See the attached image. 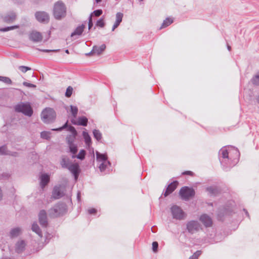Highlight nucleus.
Returning a JSON list of instances; mask_svg holds the SVG:
<instances>
[{
    "label": "nucleus",
    "mask_w": 259,
    "mask_h": 259,
    "mask_svg": "<svg viewBox=\"0 0 259 259\" xmlns=\"http://www.w3.org/2000/svg\"><path fill=\"white\" fill-rule=\"evenodd\" d=\"M220 161L226 171L234 166L238 162V159L235 158L233 159L229 156V152L226 147L222 148L219 151Z\"/></svg>",
    "instance_id": "obj_1"
},
{
    "label": "nucleus",
    "mask_w": 259,
    "mask_h": 259,
    "mask_svg": "<svg viewBox=\"0 0 259 259\" xmlns=\"http://www.w3.org/2000/svg\"><path fill=\"white\" fill-rule=\"evenodd\" d=\"M53 15L57 20H61L66 15V8L62 2L58 1L54 6Z\"/></svg>",
    "instance_id": "obj_2"
},
{
    "label": "nucleus",
    "mask_w": 259,
    "mask_h": 259,
    "mask_svg": "<svg viewBox=\"0 0 259 259\" xmlns=\"http://www.w3.org/2000/svg\"><path fill=\"white\" fill-rule=\"evenodd\" d=\"M67 211V206L64 203H58L48 211L51 218H56L63 215Z\"/></svg>",
    "instance_id": "obj_3"
},
{
    "label": "nucleus",
    "mask_w": 259,
    "mask_h": 259,
    "mask_svg": "<svg viewBox=\"0 0 259 259\" xmlns=\"http://www.w3.org/2000/svg\"><path fill=\"white\" fill-rule=\"evenodd\" d=\"M14 109L16 112H21L25 115L30 117L33 114V110L28 103L21 102L17 104Z\"/></svg>",
    "instance_id": "obj_4"
},
{
    "label": "nucleus",
    "mask_w": 259,
    "mask_h": 259,
    "mask_svg": "<svg viewBox=\"0 0 259 259\" xmlns=\"http://www.w3.org/2000/svg\"><path fill=\"white\" fill-rule=\"evenodd\" d=\"M41 116L43 122L49 123L54 120L56 117V113L52 108H46L42 111Z\"/></svg>",
    "instance_id": "obj_5"
},
{
    "label": "nucleus",
    "mask_w": 259,
    "mask_h": 259,
    "mask_svg": "<svg viewBox=\"0 0 259 259\" xmlns=\"http://www.w3.org/2000/svg\"><path fill=\"white\" fill-rule=\"evenodd\" d=\"M171 213L174 219L182 220L185 219V213L183 210L177 205H173L170 208Z\"/></svg>",
    "instance_id": "obj_6"
},
{
    "label": "nucleus",
    "mask_w": 259,
    "mask_h": 259,
    "mask_svg": "<svg viewBox=\"0 0 259 259\" xmlns=\"http://www.w3.org/2000/svg\"><path fill=\"white\" fill-rule=\"evenodd\" d=\"M180 195L184 200H188L195 195V191L188 187H182L180 191Z\"/></svg>",
    "instance_id": "obj_7"
},
{
    "label": "nucleus",
    "mask_w": 259,
    "mask_h": 259,
    "mask_svg": "<svg viewBox=\"0 0 259 259\" xmlns=\"http://www.w3.org/2000/svg\"><path fill=\"white\" fill-rule=\"evenodd\" d=\"M187 230L190 234L197 232L200 228V224L197 221H191L187 223Z\"/></svg>",
    "instance_id": "obj_8"
},
{
    "label": "nucleus",
    "mask_w": 259,
    "mask_h": 259,
    "mask_svg": "<svg viewBox=\"0 0 259 259\" xmlns=\"http://www.w3.org/2000/svg\"><path fill=\"white\" fill-rule=\"evenodd\" d=\"M38 217L40 225L42 227L46 228L48 225V222L46 210L44 209L40 210Z\"/></svg>",
    "instance_id": "obj_9"
},
{
    "label": "nucleus",
    "mask_w": 259,
    "mask_h": 259,
    "mask_svg": "<svg viewBox=\"0 0 259 259\" xmlns=\"http://www.w3.org/2000/svg\"><path fill=\"white\" fill-rule=\"evenodd\" d=\"M35 16L38 21L41 23H48L49 21V15L45 12H37Z\"/></svg>",
    "instance_id": "obj_10"
},
{
    "label": "nucleus",
    "mask_w": 259,
    "mask_h": 259,
    "mask_svg": "<svg viewBox=\"0 0 259 259\" xmlns=\"http://www.w3.org/2000/svg\"><path fill=\"white\" fill-rule=\"evenodd\" d=\"M17 18L16 13L13 11H10L2 16L3 21L7 23H13Z\"/></svg>",
    "instance_id": "obj_11"
},
{
    "label": "nucleus",
    "mask_w": 259,
    "mask_h": 259,
    "mask_svg": "<svg viewBox=\"0 0 259 259\" xmlns=\"http://www.w3.org/2000/svg\"><path fill=\"white\" fill-rule=\"evenodd\" d=\"M29 39L34 42H39L42 39V36L41 33L34 30L29 33Z\"/></svg>",
    "instance_id": "obj_12"
},
{
    "label": "nucleus",
    "mask_w": 259,
    "mask_h": 259,
    "mask_svg": "<svg viewBox=\"0 0 259 259\" xmlns=\"http://www.w3.org/2000/svg\"><path fill=\"white\" fill-rule=\"evenodd\" d=\"M74 176L75 180H77L80 173L79 164L77 163H72L67 168Z\"/></svg>",
    "instance_id": "obj_13"
},
{
    "label": "nucleus",
    "mask_w": 259,
    "mask_h": 259,
    "mask_svg": "<svg viewBox=\"0 0 259 259\" xmlns=\"http://www.w3.org/2000/svg\"><path fill=\"white\" fill-rule=\"evenodd\" d=\"M200 220L206 227H210L212 223L211 218L206 214H202L200 218Z\"/></svg>",
    "instance_id": "obj_14"
},
{
    "label": "nucleus",
    "mask_w": 259,
    "mask_h": 259,
    "mask_svg": "<svg viewBox=\"0 0 259 259\" xmlns=\"http://www.w3.org/2000/svg\"><path fill=\"white\" fill-rule=\"evenodd\" d=\"M178 184V182L177 181H174L169 184L165 190V192L164 193V195L165 197H166L169 194L171 193L175 190L176 189L177 185Z\"/></svg>",
    "instance_id": "obj_15"
},
{
    "label": "nucleus",
    "mask_w": 259,
    "mask_h": 259,
    "mask_svg": "<svg viewBox=\"0 0 259 259\" xmlns=\"http://www.w3.org/2000/svg\"><path fill=\"white\" fill-rule=\"evenodd\" d=\"M25 246L26 243L24 240H18L15 244L16 252L18 253H21L24 250Z\"/></svg>",
    "instance_id": "obj_16"
},
{
    "label": "nucleus",
    "mask_w": 259,
    "mask_h": 259,
    "mask_svg": "<svg viewBox=\"0 0 259 259\" xmlns=\"http://www.w3.org/2000/svg\"><path fill=\"white\" fill-rule=\"evenodd\" d=\"M106 49V46L104 44L102 45L100 47L94 46L93 48L92 51L89 54H87V55H90L91 54H96L97 55H100Z\"/></svg>",
    "instance_id": "obj_17"
},
{
    "label": "nucleus",
    "mask_w": 259,
    "mask_h": 259,
    "mask_svg": "<svg viewBox=\"0 0 259 259\" xmlns=\"http://www.w3.org/2000/svg\"><path fill=\"white\" fill-rule=\"evenodd\" d=\"M64 193L62 192L60 187L55 186L52 192V197L54 199H59L63 196Z\"/></svg>",
    "instance_id": "obj_18"
},
{
    "label": "nucleus",
    "mask_w": 259,
    "mask_h": 259,
    "mask_svg": "<svg viewBox=\"0 0 259 259\" xmlns=\"http://www.w3.org/2000/svg\"><path fill=\"white\" fill-rule=\"evenodd\" d=\"M71 122L73 124L85 126L87 125L88 119L85 116H81L78 117L77 121L73 119L71 120Z\"/></svg>",
    "instance_id": "obj_19"
},
{
    "label": "nucleus",
    "mask_w": 259,
    "mask_h": 259,
    "mask_svg": "<svg viewBox=\"0 0 259 259\" xmlns=\"http://www.w3.org/2000/svg\"><path fill=\"white\" fill-rule=\"evenodd\" d=\"M72 163L70 160L66 156H62L61 157L60 164L62 168L67 169L69 165H70Z\"/></svg>",
    "instance_id": "obj_20"
},
{
    "label": "nucleus",
    "mask_w": 259,
    "mask_h": 259,
    "mask_svg": "<svg viewBox=\"0 0 259 259\" xmlns=\"http://www.w3.org/2000/svg\"><path fill=\"white\" fill-rule=\"evenodd\" d=\"M206 191L210 195L215 196L220 193V189L217 186H210L206 188Z\"/></svg>",
    "instance_id": "obj_21"
},
{
    "label": "nucleus",
    "mask_w": 259,
    "mask_h": 259,
    "mask_svg": "<svg viewBox=\"0 0 259 259\" xmlns=\"http://www.w3.org/2000/svg\"><path fill=\"white\" fill-rule=\"evenodd\" d=\"M85 28V25L82 24H81V25L78 26L75 29V30L74 31V32H73L71 34V37H73L75 35H80L84 29Z\"/></svg>",
    "instance_id": "obj_22"
},
{
    "label": "nucleus",
    "mask_w": 259,
    "mask_h": 259,
    "mask_svg": "<svg viewBox=\"0 0 259 259\" xmlns=\"http://www.w3.org/2000/svg\"><path fill=\"white\" fill-rule=\"evenodd\" d=\"M50 181V177L47 174H43L40 177V186L42 188L45 187Z\"/></svg>",
    "instance_id": "obj_23"
},
{
    "label": "nucleus",
    "mask_w": 259,
    "mask_h": 259,
    "mask_svg": "<svg viewBox=\"0 0 259 259\" xmlns=\"http://www.w3.org/2000/svg\"><path fill=\"white\" fill-rule=\"evenodd\" d=\"M21 232V230L19 227L13 228L10 232V236L11 238H16L20 234Z\"/></svg>",
    "instance_id": "obj_24"
},
{
    "label": "nucleus",
    "mask_w": 259,
    "mask_h": 259,
    "mask_svg": "<svg viewBox=\"0 0 259 259\" xmlns=\"http://www.w3.org/2000/svg\"><path fill=\"white\" fill-rule=\"evenodd\" d=\"M68 143L69 147L70 152L72 153L74 155L77 152V146L73 143V141L72 140L68 139Z\"/></svg>",
    "instance_id": "obj_25"
},
{
    "label": "nucleus",
    "mask_w": 259,
    "mask_h": 259,
    "mask_svg": "<svg viewBox=\"0 0 259 259\" xmlns=\"http://www.w3.org/2000/svg\"><path fill=\"white\" fill-rule=\"evenodd\" d=\"M96 159L99 162H104L107 161V156L105 154H101L98 151H96Z\"/></svg>",
    "instance_id": "obj_26"
},
{
    "label": "nucleus",
    "mask_w": 259,
    "mask_h": 259,
    "mask_svg": "<svg viewBox=\"0 0 259 259\" xmlns=\"http://www.w3.org/2000/svg\"><path fill=\"white\" fill-rule=\"evenodd\" d=\"M32 230L36 233L40 237H42L41 231L36 223H34L32 225Z\"/></svg>",
    "instance_id": "obj_27"
},
{
    "label": "nucleus",
    "mask_w": 259,
    "mask_h": 259,
    "mask_svg": "<svg viewBox=\"0 0 259 259\" xmlns=\"http://www.w3.org/2000/svg\"><path fill=\"white\" fill-rule=\"evenodd\" d=\"M85 151L84 150H81L80 151L79 153L77 155H72V158H74L76 157L79 159L83 160L85 157Z\"/></svg>",
    "instance_id": "obj_28"
},
{
    "label": "nucleus",
    "mask_w": 259,
    "mask_h": 259,
    "mask_svg": "<svg viewBox=\"0 0 259 259\" xmlns=\"http://www.w3.org/2000/svg\"><path fill=\"white\" fill-rule=\"evenodd\" d=\"M173 22V19L170 18H167L165 20H164L161 25L160 29L165 28L170 24H171Z\"/></svg>",
    "instance_id": "obj_29"
},
{
    "label": "nucleus",
    "mask_w": 259,
    "mask_h": 259,
    "mask_svg": "<svg viewBox=\"0 0 259 259\" xmlns=\"http://www.w3.org/2000/svg\"><path fill=\"white\" fill-rule=\"evenodd\" d=\"M111 164L110 161H107L102 162L99 165V168L101 172L104 171L106 168H107L108 165H110Z\"/></svg>",
    "instance_id": "obj_30"
},
{
    "label": "nucleus",
    "mask_w": 259,
    "mask_h": 259,
    "mask_svg": "<svg viewBox=\"0 0 259 259\" xmlns=\"http://www.w3.org/2000/svg\"><path fill=\"white\" fill-rule=\"evenodd\" d=\"M93 135L94 137L98 141H99L101 140L102 137V134L101 132L98 130H94L93 131Z\"/></svg>",
    "instance_id": "obj_31"
},
{
    "label": "nucleus",
    "mask_w": 259,
    "mask_h": 259,
    "mask_svg": "<svg viewBox=\"0 0 259 259\" xmlns=\"http://www.w3.org/2000/svg\"><path fill=\"white\" fill-rule=\"evenodd\" d=\"M82 135L83 138L84 139V141L87 145H90L91 143V138L89 135V134L85 132H83L82 133Z\"/></svg>",
    "instance_id": "obj_32"
},
{
    "label": "nucleus",
    "mask_w": 259,
    "mask_h": 259,
    "mask_svg": "<svg viewBox=\"0 0 259 259\" xmlns=\"http://www.w3.org/2000/svg\"><path fill=\"white\" fill-rule=\"evenodd\" d=\"M123 17V14L120 12L117 13L116 14V21L114 23L115 24H116L117 25H119L120 23L122 21Z\"/></svg>",
    "instance_id": "obj_33"
},
{
    "label": "nucleus",
    "mask_w": 259,
    "mask_h": 259,
    "mask_svg": "<svg viewBox=\"0 0 259 259\" xmlns=\"http://www.w3.org/2000/svg\"><path fill=\"white\" fill-rule=\"evenodd\" d=\"M18 28H19L18 25H14V26H9V27H6L5 28H0V31H2V32H6V31L13 30L15 29H17Z\"/></svg>",
    "instance_id": "obj_34"
},
{
    "label": "nucleus",
    "mask_w": 259,
    "mask_h": 259,
    "mask_svg": "<svg viewBox=\"0 0 259 259\" xmlns=\"http://www.w3.org/2000/svg\"><path fill=\"white\" fill-rule=\"evenodd\" d=\"M0 81L8 84H10L12 83L11 79L9 77L6 76H0Z\"/></svg>",
    "instance_id": "obj_35"
},
{
    "label": "nucleus",
    "mask_w": 259,
    "mask_h": 259,
    "mask_svg": "<svg viewBox=\"0 0 259 259\" xmlns=\"http://www.w3.org/2000/svg\"><path fill=\"white\" fill-rule=\"evenodd\" d=\"M251 82L255 85H259V72L251 79Z\"/></svg>",
    "instance_id": "obj_36"
},
{
    "label": "nucleus",
    "mask_w": 259,
    "mask_h": 259,
    "mask_svg": "<svg viewBox=\"0 0 259 259\" xmlns=\"http://www.w3.org/2000/svg\"><path fill=\"white\" fill-rule=\"evenodd\" d=\"M71 112L74 118H75L78 113V108L76 106H70Z\"/></svg>",
    "instance_id": "obj_37"
},
{
    "label": "nucleus",
    "mask_w": 259,
    "mask_h": 259,
    "mask_svg": "<svg viewBox=\"0 0 259 259\" xmlns=\"http://www.w3.org/2000/svg\"><path fill=\"white\" fill-rule=\"evenodd\" d=\"M50 133L49 132L44 131L40 133V137L41 138L46 140L50 139Z\"/></svg>",
    "instance_id": "obj_38"
},
{
    "label": "nucleus",
    "mask_w": 259,
    "mask_h": 259,
    "mask_svg": "<svg viewBox=\"0 0 259 259\" xmlns=\"http://www.w3.org/2000/svg\"><path fill=\"white\" fill-rule=\"evenodd\" d=\"M73 91V88L71 86H69L67 89L65 93V96L67 98H69L71 97Z\"/></svg>",
    "instance_id": "obj_39"
},
{
    "label": "nucleus",
    "mask_w": 259,
    "mask_h": 259,
    "mask_svg": "<svg viewBox=\"0 0 259 259\" xmlns=\"http://www.w3.org/2000/svg\"><path fill=\"white\" fill-rule=\"evenodd\" d=\"M8 152V150H7V148L6 146L4 145L0 147V154L7 155Z\"/></svg>",
    "instance_id": "obj_40"
},
{
    "label": "nucleus",
    "mask_w": 259,
    "mask_h": 259,
    "mask_svg": "<svg viewBox=\"0 0 259 259\" xmlns=\"http://www.w3.org/2000/svg\"><path fill=\"white\" fill-rule=\"evenodd\" d=\"M201 254V251H196L192 256L189 257V259H197Z\"/></svg>",
    "instance_id": "obj_41"
},
{
    "label": "nucleus",
    "mask_w": 259,
    "mask_h": 259,
    "mask_svg": "<svg viewBox=\"0 0 259 259\" xmlns=\"http://www.w3.org/2000/svg\"><path fill=\"white\" fill-rule=\"evenodd\" d=\"M68 131L72 133L73 138L77 135V132L73 126L69 125L68 126Z\"/></svg>",
    "instance_id": "obj_42"
},
{
    "label": "nucleus",
    "mask_w": 259,
    "mask_h": 259,
    "mask_svg": "<svg viewBox=\"0 0 259 259\" xmlns=\"http://www.w3.org/2000/svg\"><path fill=\"white\" fill-rule=\"evenodd\" d=\"M19 69L22 72L25 73L28 70H30L31 68L29 67L25 66H20L18 67Z\"/></svg>",
    "instance_id": "obj_43"
},
{
    "label": "nucleus",
    "mask_w": 259,
    "mask_h": 259,
    "mask_svg": "<svg viewBox=\"0 0 259 259\" xmlns=\"http://www.w3.org/2000/svg\"><path fill=\"white\" fill-rule=\"evenodd\" d=\"M68 126H69L68 125V122L67 121L62 127L57 128H53L52 130L55 131H61L63 129H65L67 127L68 128Z\"/></svg>",
    "instance_id": "obj_44"
},
{
    "label": "nucleus",
    "mask_w": 259,
    "mask_h": 259,
    "mask_svg": "<svg viewBox=\"0 0 259 259\" xmlns=\"http://www.w3.org/2000/svg\"><path fill=\"white\" fill-rule=\"evenodd\" d=\"M96 25L97 26L103 27L105 25V23L104 22L103 19L101 18L99 20H98L96 23Z\"/></svg>",
    "instance_id": "obj_45"
},
{
    "label": "nucleus",
    "mask_w": 259,
    "mask_h": 259,
    "mask_svg": "<svg viewBox=\"0 0 259 259\" xmlns=\"http://www.w3.org/2000/svg\"><path fill=\"white\" fill-rule=\"evenodd\" d=\"M102 13H103L102 10L101 9H99V10L94 11L92 14V15H94L96 17H99L102 15Z\"/></svg>",
    "instance_id": "obj_46"
},
{
    "label": "nucleus",
    "mask_w": 259,
    "mask_h": 259,
    "mask_svg": "<svg viewBox=\"0 0 259 259\" xmlns=\"http://www.w3.org/2000/svg\"><path fill=\"white\" fill-rule=\"evenodd\" d=\"M93 25V21H92V14H91L89 18V24L88 27L89 30H90Z\"/></svg>",
    "instance_id": "obj_47"
},
{
    "label": "nucleus",
    "mask_w": 259,
    "mask_h": 259,
    "mask_svg": "<svg viewBox=\"0 0 259 259\" xmlns=\"http://www.w3.org/2000/svg\"><path fill=\"white\" fill-rule=\"evenodd\" d=\"M158 247V243L154 241L152 243V250L154 252H156Z\"/></svg>",
    "instance_id": "obj_48"
},
{
    "label": "nucleus",
    "mask_w": 259,
    "mask_h": 259,
    "mask_svg": "<svg viewBox=\"0 0 259 259\" xmlns=\"http://www.w3.org/2000/svg\"><path fill=\"white\" fill-rule=\"evenodd\" d=\"M23 84L24 86L28 87V88H35L36 87V86L35 84H32V83H29V82H25V81L23 82Z\"/></svg>",
    "instance_id": "obj_49"
},
{
    "label": "nucleus",
    "mask_w": 259,
    "mask_h": 259,
    "mask_svg": "<svg viewBox=\"0 0 259 259\" xmlns=\"http://www.w3.org/2000/svg\"><path fill=\"white\" fill-rule=\"evenodd\" d=\"M7 155H10L13 157H17L18 156L19 154L17 152H12L10 151H8Z\"/></svg>",
    "instance_id": "obj_50"
},
{
    "label": "nucleus",
    "mask_w": 259,
    "mask_h": 259,
    "mask_svg": "<svg viewBox=\"0 0 259 259\" xmlns=\"http://www.w3.org/2000/svg\"><path fill=\"white\" fill-rule=\"evenodd\" d=\"M88 211L90 214H94L96 212L97 210L95 208H91L89 209Z\"/></svg>",
    "instance_id": "obj_51"
},
{
    "label": "nucleus",
    "mask_w": 259,
    "mask_h": 259,
    "mask_svg": "<svg viewBox=\"0 0 259 259\" xmlns=\"http://www.w3.org/2000/svg\"><path fill=\"white\" fill-rule=\"evenodd\" d=\"M183 175H188L190 176H192L193 173L191 171H185L183 173Z\"/></svg>",
    "instance_id": "obj_52"
},
{
    "label": "nucleus",
    "mask_w": 259,
    "mask_h": 259,
    "mask_svg": "<svg viewBox=\"0 0 259 259\" xmlns=\"http://www.w3.org/2000/svg\"><path fill=\"white\" fill-rule=\"evenodd\" d=\"M80 197H81V194H80V192H78L77 193V199L78 200V201H80Z\"/></svg>",
    "instance_id": "obj_53"
},
{
    "label": "nucleus",
    "mask_w": 259,
    "mask_h": 259,
    "mask_svg": "<svg viewBox=\"0 0 259 259\" xmlns=\"http://www.w3.org/2000/svg\"><path fill=\"white\" fill-rule=\"evenodd\" d=\"M58 50H43L44 52H52V51H53V52H56V51H58Z\"/></svg>",
    "instance_id": "obj_54"
},
{
    "label": "nucleus",
    "mask_w": 259,
    "mask_h": 259,
    "mask_svg": "<svg viewBox=\"0 0 259 259\" xmlns=\"http://www.w3.org/2000/svg\"><path fill=\"white\" fill-rule=\"evenodd\" d=\"M118 26V25H116V24L114 23L113 26L112 31H114L115 30V29Z\"/></svg>",
    "instance_id": "obj_55"
},
{
    "label": "nucleus",
    "mask_w": 259,
    "mask_h": 259,
    "mask_svg": "<svg viewBox=\"0 0 259 259\" xmlns=\"http://www.w3.org/2000/svg\"><path fill=\"white\" fill-rule=\"evenodd\" d=\"M243 210L244 211V212H245V214L246 215L249 217V213L248 212V211L245 209H244Z\"/></svg>",
    "instance_id": "obj_56"
},
{
    "label": "nucleus",
    "mask_w": 259,
    "mask_h": 259,
    "mask_svg": "<svg viewBox=\"0 0 259 259\" xmlns=\"http://www.w3.org/2000/svg\"><path fill=\"white\" fill-rule=\"evenodd\" d=\"M236 154L237 156L239 155V152L237 149H235Z\"/></svg>",
    "instance_id": "obj_57"
},
{
    "label": "nucleus",
    "mask_w": 259,
    "mask_h": 259,
    "mask_svg": "<svg viewBox=\"0 0 259 259\" xmlns=\"http://www.w3.org/2000/svg\"><path fill=\"white\" fill-rule=\"evenodd\" d=\"M227 48L229 51H231V46H230L229 45H228Z\"/></svg>",
    "instance_id": "obj_58"
},
{
    "label": "nucleus",
    "mask_w": 259,
    "mask_h": 259,
    "mask_svg": "<svg viewBox=\"0 0 259 259\" xmlns=\"http://www.w3.org/2000/svg\"><path fill=\"white\" fill-rule=\"evenodd\" d=\"M256 100L257 103L259 104V95L256 97Z\"/></svg>",
    "instance_id": "obj_59"
},
{
    "label": "nucleus",
    "mask_w": 259,
    "mask_h": 259,
    "mask_svg": "<svg viewBox=\"0 0 259 259\" xmlns=\"http://www.w3.org/2000/svg\"><path fill=\"white\" fill-rule=\"evenodd\" d=\"M102 0H96L97 3H99L101 2Z\"/></svg>",
    "instance_id": "obj_60"
},
{
    "label": "nucleus",
    "mask_w": 259,
    "mask_h": 259,
    "mask_svg": "<svg viewBox=\"0 0 259 259\" xmlns=\"http://www.w3.org/2000/svg\"><path fill=\"white\" fill-rule=\"evenodd\" d=\"M65 52H66L67 54H69V50H65Z\"/></svg>",
    "instance_id": "obj_61"
},
{
    "label": "nucleus",
    "mask_w": 259,
    "mask_h": 259,
    "mask_svg": "<svg viewBox=\"0 0 259 259\" xmlns=\"http://www.w3.org/2000/svg\"><path fill=\"white\" fill-rule=\"evenodd\" d=\"M143 0H140V1H142Z\"/></svg>",
    "instance_id": "obj_62"
}]
</instances>
